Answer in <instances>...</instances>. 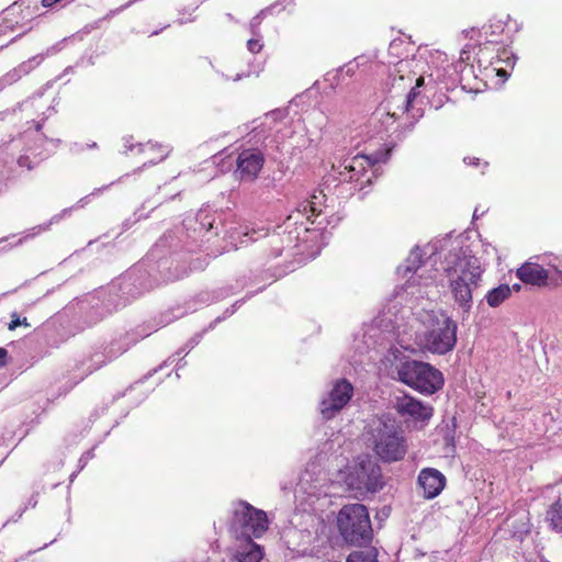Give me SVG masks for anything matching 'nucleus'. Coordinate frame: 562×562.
Here are the masks:
<instances>
[{
    "label": "nucleus",
    "mask_w": 562,
    "mask_h": 562,
    "mask_svg": "<svg viewBox=\"0 0 562 562\" xmlns=\"http://www.w3.org/2000/svg\"><path fill=\"white\" fill-rule=\"evenodd\" d=\"M173 240V235H162L143 259L108 284V292L121 308L161 284L178 281L200 268L193 262H180L168 252L167 246H172Z\"/></svg>",
    "instance_id": "1"
},
{
    "label": "nucleus",
    "mask_w": 562,
    "mask_h": 562,
    "mask_svg": "<svg viewBox=\"0 0 562 562\" xmlns=\"http://www.w3.org/2000/svg\"><path fill=\"white\" fill-rule=\"evenodd\" d=\"M443 272L449 279V288L454 301L465 312L472 307V286L476 288L482 272L480 261L469 244V238L458 236L445 256Z\"/></svg>",
    "instance_id": "2"
},
{
    "label": "nucleus",
    "mask_w": 562,
    "mask_h": 562,
    "mask_svg": "<svg viewBox=\"0 0 562 562\" xmlns=\"http://www.w3.org/2000/svg\"><path fill=\"white\" fill-rule=\"evenodd\" d=\"M367 439L384 463L401 461L407 453V440L401 424L391 414L374 417L366 427Z\"/></svg>",
    "instance_id": "3"
},
{
    "label": "nucleus",
    "mask_w": 562,
    "mask_h": 562,
    "mask_svg": "<svg viewBox=\"0 0 562 562\" xmlns=\"http://www.w3.org/2000/svg\"><path fill=\"white\" fill-rule=\"evenodd\" d=\"M216 213L210 209H201L193 216H187L182 225L173 231H168L164 235H173L172 246H167L168 252H171L180 262H184L181 252L191 254L200 250L206 234L215 229L218 235V227L215 225Z\"/></svg>",
    "instance_id": "4"
},
{
    "label": "nucleus",
    "mask_w": 562,
    "mask_h": 562,
    "mask_svg": "<svg viewBox=\"0 0 562 562\" xmlns=\"http://www.w3.org/2000/svg\"><path fill=\"white\" fill-rule=\"evenodd\" d=\"M336 526L341 546L372 547L373 528L366 505L360 503L344 505L337 514Z\"/></svg>",
    "instance_id": "5"
},
{
    "label": "nucleus",
    "mask_w": 562,
    "mask_h": 562,
    "mask_svg": "<svg viewBox=\"0 0 562 562\" xmlns=\"http://www.w3.org/2000/svg\"><path fill=\"white\" fill-rule=\"evenodd\" d=\"M397 380L424 395H432L443 387L445 378L430 363L414 359L401 361L396 368Z\"/></svg>",
    "instance_id": "6"
},
{
    "label": "nucleus",
    "mask_w": 562,
    "mask_h": 562,
    "mask_svg": "<svg viewBox=\"0 0 562 562\" xmlns=\"http://www.w3.org/2000/svg\"><path fill=\"white\" fill-rule=\"evenodd\" d=\"M268 529L267 514L247 502H239L228 524L231 535L237 540L250 541L260 538Z\"/></svg>",
    "instance_id": "7"
},
{
    "label": "nucleus",
    "mask_w": 562,
    "mask_h": 562,
    "mask_svg": "<svg viewBox=\"0 0 562 562\" xmlns=\"http://www.w3.org/2000/svg\"><path fill=\"white\" fill-rule=\"evenodd\" d=\"M345 482L351 490L366 493H376L384 486L381 467L370 456L358 458Z\"/></svg>",
    "instance_id": "8"
},
{
    "label": "nucleus",
    "mask_w": 562,
    "mask_h": 562,
    "mask_svg": "<svg viewBox=\"0 0 562 562\" xmlns=\"http://www.w3.org/2000/svg\"><path fill=\"white\" fill-rule=\"evenodd\" d=\"M77 307L83 328L94 326L121 308L106 288L94 295H89L78 301Z\"/></svg>",
    "instance_id": "9"
},
{
    "label": "nucleus",
    "mask_w": 562,
    "mask_h": 562,
    "mask_svg": "<svg viewBox=\"0 0 562 562\" xmlns=\"http://www.w3.org/2000/svg\"><path fill=\"white\" fill-rule=\"evenodd\" d=\"M392 148H380L374 150L370 155H360L357 154L351 159H345L344 162L339 166L342 167L344 170H339L336 172L334 169V173H331L327 182L333 179V181L341 182H353L360 179V176L364 171L363 161H368L369 165L373 166L379 162H385L389 160L391 156Z\"/></svg>",
    "instance_id": "10"
},
{
    "label": "nucleus",
    "mask_w": 562,
    "mask_h": 562,
    "mask_svg": "<svg viewBox=\"0 0 562 562\" xmlns=\"http://www.w3.org/2000/svg\"><path fill=\"white\" fill-rule=\"evenodd\" d=\"M317 196L313 195L312 201H304L300 204V207L296 212L292 213L288 221L292 222L296 225V239L305 240V237H302V233H308L312 231L321 232L324 231L329 221L327 220V215L316 206Z\"/></svg>",
    "instance_id": "11"
},
{
    "label": "nucleus",
    "mask_w": 562,
    "mask_h": 562,
    "mask_svg": "<svg viewBox=\"0 0 562 562\" xmlns=\"http://www.w3.org/2000/svg\"><path fill=\"white\" fill-rule=\"evenodd\" d=\"M457 323L451 317L445 316L441 322H437L436 327L425 333V347L437 355L450 352L457 344Z\"/></svg>",
    "instance_id": "12"
},
{
    "label": "nucleus",
    "mask_w": 562,
    "mask_h": 562,
    "mask_svg": "<svg viewBox=\"0 0 562 562\" xmlns=\"http://www.w3.org/2000/svg\"><path fill=\"white\" fill-rule=\"evenodd\" d=\"M353 396V385L346 378L337 380L327 397L319 403V412L325 420L333 419L350 402Z\"/></svg>",
    "instance_id": "13"
},
{
    "label": "nucleus",
    "mask_w": 562,
    "mask_h": 562,
    "mask_svg": "<svg viewBox=\"0 0 562 562\" xmlns=\"http://www.w3.org/2000/svg\"><path fill=\"white\" fill-rule=\"evenodd\" d=\"M236 176L240 181H254L257 179L265 164V156L258 148H247L241 150L236 160Z\"/></svg>",
    "instance_id": "14"
},
{
    "label": "nucleus",
    "mask_w": 562,
    "mask_h": 562,
    "mask_svg": "<svg viewBox=\"0 0 562 562\" xmlns=\"http://www.w3.org/2000/svg\"><path fill=\"white\" fill-rule=\"evenodd\" d=\"M394 408L402 417H408L413 422L422 423L423 425L428 424L434 415V407L431 405L408 395L397 398Z\"/></svg>",
    "instance_id": "15"
},
{
    "label": "nucleus",
    "mask_w": 562,
    "mask_h": 562,
    "mask_svg": "<svg viewBox=\"0 0 562 562\" xmlns=\"http://www.w3.org/2000/svg\"><path fill=\"white\" fill-rule=\"evenodd\" d=\"M446 476L435 468H424L417 476V485L423 490L425 499H434L446 487Z\"/></svg>",
    "instance_id": "16"
},
{
    "label": "nucleus",
    "mask_w": 562,
    "mask_h": 562,
    "mask_svg": "<svg viewBox=\"0 0 562 562\" xmlns=\"http://www.w3.org/2000/svg\"><path fill=\"white\" fill-rule=\"evenodd\" d=\"M151 330H146L145 328L136 329L128 331L119 338L112 339L108 345L104 346L108 351V359L115 360L124 352H126L132 346L137 344L140 339L150 335Z\"/></svg>",
    "instance_id": "17"
},
{
    "label": "nucleus",
    "mask_w": 562,
    "mask_h": 562,
    "mask_svg": "<svg viewBox=\"0 0 562 562\" xmlns=\"http://www.w3.org/2000/svg\"><path fill=\"white\" fill-rule=\"evenodd\" d=\"M517 278L525 284L533 286H550V272L537 262L527 261L516 271Z\"/></svg>",
    "instance_id": "18"
},
{
    "label": "nucleus",
    "mask_w": 562,
    "mask_h": 562,
    "mask_svg": "<svg viewBox=\"0 0 562 562\" xmlns=\"http://www.w3.org/2000/svg\"><path fill=\"white\" fill-rule=\"evenodd\" d=\"M111 361L113 360L108 359V351L105 350L104 345L93 347L91 353L80 361L78 366V370L82 372L81 379L101 369Z\"/></svg>",
    "instance_id": "19"
},
{
    "label": "nucleus",
    "mask_w": 562,
    "mask_h": 562,
    "mask_svg": "<svg viewBox=\"0 0 562 562\" xmlns=\"http://www.w3.org/2000/svg\"><path fill=\"white\" fill-rule=\"evenodd\" d=\"M506 24L502 20H490L488 24L482 26L481 30H476L474 27L470 30H464L463 34L465 37L474 38V35L477 34L479 37L484 36L485 41L487 40H498L505 31Z\"/></svg>",
    "instance_id": "20"
},
{
    "label": "nucleus",
    "mask_w": 562,
    "mask_h": 562,
    "mask_svg": "<svg viewBox=\"0 0 562 562\" xmlns=\"http://www.w3.org/2000/svg\"><path fill=\"white\" fill-rule=\"evenodd\" d=\"M41 60L37 57L30 58L23 63H21L18 67L11 69L7 74L2 76L4 83L11 86L19 81L23 76L30 74Z\"/></svg>",
    "instance_id": "21"
},
{
    "label": "nucleus",
    "mask_w": 562,
    "mask_h": 562,
    "mask_svg": "<svg viewBox=\"0 0 562 562\" xmlns=\"http://www.w3.org/2000/svg\"><path fill=\"white\" fill-rule=\"evenodd\" d=\"M245 548L238 550L235 554V559L237 562H261L263 558V549L261 546L254 542L252 539L250 541H245Z\"/></svg>",
    "instance_id": "22"
},
{
    "label": "nucleus",
    "mask_w": 562,
    "mask_h": 562,
    "mask_svg": "<svg viewBox=\"0 0 562 562\" xmlns=\"http://www.w3.org/2000/svg\"><path fill=\"white\" fill-rule=\"evenodd\" d=\"M502 43V40H487L484 43H479V50L476 53L477 63L482 66L484 63L487 66L495 64L496 47Z\"/></svg>",
    "instance_id": "23"
},
{
    "label": "nucleus",
    "mask_w": 562,
    "mask_h": 562,
    "mask_svg": "<svg viewBox=\"0 0 562 562\" xmlns=\"http://www.w3.org/2000/svg\"><path fill=\"white\" fill-rule=\"evenodd\" d=\"M423 263V252L418 246H415L408 257L405 260V263L397 267V273L403 278L407 277L409 273H415L418 268Z\"/></svg>",
    "instance_id": "24"
},
{
    "label": "nucleus",
    "mask_w": 562,
    "mask_h": 562,
    "mask_svg": "<svg viewBox=\"0 0 562 562\" xmlns=\"http://www.w3.org/2000/svg\"><path fill=\"white\" fill-rule=\"evenodd\" d=\"M546 520L555 532H562V497L552 503L547 510Z\"/></svg>",
    "instance_id": "25"
},
{
    "label": "nucleus",
    "mask_w": 562,
    "mask_h": 562,
    "mask_svg": "<svg viewBox=\"0 0 562 562\" xmlns=\"http://www.w3.org/2000/svg\"><path fill=\"white\" fill-rule=\"evenodd\" d=\"M510 286L506 283H503L490 290L485 295V300L491 307H498L510 296Z\"/></svg>",
    "instance_id": "26"
},
{
    "label": "nucleus",
    "mask_w": 562,
    "mask_h": 562,
    "mask_svg": "<svg viewBox=\"0 0 562 562\" xmlns=\"http://www.w3.org/2000/svg\"><path fill=\"white\" fill-rule=\"evenodd\" d=\"M362 58L363 56L356 57L352 61H349L344 66L339 67L334 74L327 72L325 76V80L330 82L331 87L337 86L339 83V78L341 74L345 72L347 76L351 77L358 69L360 65L359 60Z\"/></svg>",
    "instance_id": "27"
},
{
    "label": "nucleus",
    "mask_w": 562,
    "mask_h": 562,
    "mask_svg": "<svg viewBox=\"0 0 562 562\" xmlns=\"http://www.w3.org/2000/svg\"><path fill=\"white\" fill-rule=\"evenodd\" d=\"M233 293H234V289L232 285H229V286L218 288L212 292H201L198 297H199L200 302L210 304V303H213L216 301H221V300L229 296Z\"/></svg>",
    "instance_id": "28"
},
{
    "label": "nucleus",
    "mask_w": 562,
    "mask_h": 562,
    "mask_svg": "<svg viewBox=\"0 0 562 562\" xmlns=\"http://www.w3.org/2000/svg\"><path fill=\"white\" fill-rule=\"evenodd\" d=\"M366 550H359L351 552L346 562H379L378 561V549L375 547L364 548Z\"/></svg>",
    "instance_id": "29"
},
{
    "label": "nucleus",
    "mask_w": 562,
    "mask_h": 562,
    "mask_svg": "<svg viewBox=\"0 0 562 562\" xmlns=\"http://www.w3.org/2000/svg\"><path fill=\"white\" fill-rule=\"evenodd\" d=\"M278 8V3H273L262 10H260L251 20L249 23V30L254 36H260V24L262 20L273 12L274 9Z\"/></svg>",
    "instance_id": "30"
},
{
    "label": "nucleus",
    "mask_w": 562,
    "mask_h": 562,
    "mask_svg": "<svg viewBox=\"0 0 562 562\" xmlns=\"http://www.w3.org/2000/svg\"><path fill=\"white\" fill-rule=\"evenodd\" d=\"M530 533V524L528 521L519 520L512 525L510 537L516 541H524Z\"/></svg>",
    "instance_id": "31"
},
{
    "label": "nucleus",
    "mask_w": 562,
    "mask_h": 562,
    "mask_svg": "<svg viewBox=\"0 0 562 562\" xmlns=\"http://www.w3.org/2000/svg\"><path fill=\"white\" fill-rule=\"evenodd\" d=\"M515 60L516 56L502 42L496 47L495 64L504 63L506 66L514 67Z\"/></svg>",
    "instance_id": "32"
},
{
    "label": "nucleus",
    "mask_w": 562,
    "mask_h": 562,
    "mask_svg": "<svg viewBox=\"0 0 562 562\" xmlns=\"http://www.w3.org/2000/svg\"><path fill=\"white\" fill-rule=\"evenodd\" d=\"M424 85H425V79L423 76H419L416 79L415 86L409 90V92L406 95L405 105H404L405 111L408 112L409 109L413 106V102L420 94L419 88L423 87Z\"/></svg>",
    "instance_id": "33"
},
{
    "label": "nucleus",
    "mask_w": 562,
    "mask_h": 562,
    "mask_svg": "<svg viewBox=\"0 0 562 562\" xmlns=\"http://www.w3.org/2000/svg\"><path fill=\"white\" fill-rule=\"evenodd\" d=\"M251 296H252V294H249V295H247V296H246V297H244V299L237 300L233 305H231L229 307H227V308L224 311V313H223V315H222V316L216 317V318H215V319H214V321L209 325V328H210V329L214 328V327H215V325H216L217 323H220V322H222V321L226 319L227 317L232 316V315L237 311V308H238V307H240V306L246 302V300H247V299H249V297H251Z\"/></svg>",
    "instance_id": "34"
},
{
    "label": "nucleus",
    "mask_w": 562,
    "mask_h": 562,
    "mask_svg": "<svg viewBox=\"0 0 562 562\" xmlns=\"http://www.w3.org/2000/svg\"><path fill=\"white\" fill-rule=\"evenodd\" d=\"M251 296H252V294H249V295H247V296H246V297H244V299L237 300L233 305H231L229 307H227V308L224 311V313H223V315H222V316L216 317V318H215V319H214V321L209 325V328H210V329L214 328V327H215V325H216L217 323H220V322H222V321L226 319L227 317L232 316V315L237 311V308H238V307H240V306L246 302V300H247V299H249V297H251Z\"/></svg>",
    "instance_id": "35"
},
{
    "label": "nucleus",
    "mask_w": 562,
    "mask_h": 562,
    "mask_svg": "<svg viewBox=\"0 0 562 562\" xmlns=\"http://www.w3.org/2000/svg\"><path fill=\"white\" fill-rule=\"evenodd\" d=\"M269 246L271 247L270 257L277 258L282 255L284 248L283 238L280 235H272L268 240Z\"/></svg>",
    "instance_id": "36"
},
{
    "label": "nucleus",
    "mask_w": 562,
    "mask_h": 562,
    "mask_svg": "<svg viewBox=\"0 0 562 562\" xmlns=\"http://www.w3.org/2000/svg\"><path fill=\"white\" fill-rule=\"evenodd\" d=\"M34 156H35V157H36V156H38V157H40V159H38V161H37V162H35V164H34V162L31 160V158H30V156H29V155H21V156L18 158V165H19L20 167H22V168H26L27 170H33V169L36 167V165H37L40 161H42V160L46 159V158L49 156V154H48V153H47V154H44L43 151H40V153H37V154H34Z\"/></svg>",
    "instance_id": "37"
},
{
    "label": "nucleus",
    "mask_w": 562,
    "mask_h": 562,
    "mask_svg": "<svg viewBox=\"0 0 562 562\" xmlns=\"http://www.w3.org/2000/svg\"><path fill=\"white\" fill-rule=\"evenodd\" d=\"M456 418H452L451 426L447 425L443 431V441L446 447H450L452 450L456 448Z\"/></svg>",
    "instance_id": "38"
},
{
    "label": "nucleus",
    "mask_w": 562,
    "mask_h": 562,
    "mask_svg": "<svg viewBox=\"0 0 562 562\" xmlns=\"http://www.w3.org/2000/svg\"><path fill=\"white\" fill-rule=\"evenodd\" d=\"M19 326L30 327L31 325L27 322L26 317L21 318L16 312L11 314V322L8 324L9 330H14Z\"/></svg>",
    "instance_id": "39"
},
{
    "label": "nucleus",
    "mask_w": 562,
    "mask_h": 562,
    "mask_svg": "<svg viewBox=\"0 0 562 562\" xmlns=\"http://www.w3.org/2000/svg\"><path fill=\"white\" fill-rule=\"evenodd\" d=\"M122 178H123V177L119 178V179L116 180V182H117V181H120ZM114 183H115V181H112L111 183H109V184H106V186H103V187H101V188H97V189H94L90 194H88V195H86V196L81 198V199L77 202V205H78V206H81V207H82V206H85V205L89 202V200H90V198H91V196L97 195V194H99V193H101V192L105 191L106 189H109V188H110L111 186H113Z\"/></svg>",
    "instance_id": "40"
},
{
    "label": "nucleus",
    "mask_w": 562,
    "mask_h": 562,
    "mask_svg": "<svg viewBox=\"0 0 562 562\" xmlns=\"http://www.w3.org/2000/svg\"><path fill=\"white\" fill-rule=\"evenodd\" d=\"M471 48H473L472 45L468 44L464 46V48L461 50L460 53V61L457 63V65L454 66L456 70L457 71H463V69L465 68V66H463V63L465 60H469L470 59V56H471Z\"/></svg>",
    "instance_id": "41"
},
{
    "label": "nucleus",
    "mask_w": 562,
    "mask_h": 562,
    "mask_svg": "<svg viewBox=\"0 0 562 562\" xmlns=\"http://www.w3.org/2000/svg\"><path fill=\"white\" fill-rule=\"evenodd\" d=\"M74 207L75 206L64 209L59 214L54 215L52 217V220L49 221V223L45 224L44 226L34 227L33 231H35V229H38V231L47 229L53 222H58L59 220L63 218V216H65L67 214H70V212L74 210Z\"/></svg>",
    "instance_id": "42"
},
{
    "label": "nucleus",
    "mask_w": 562,
    "mask_h": 562,
    "mask_svg": "<svg viewBox=\"0 0 562 562\" xmlns=\"http://www.w3.org/2000/svg\"><path fill=\"white\" fill-rule=\"evenodd\" d=\"M286 115V109H274L266 114L267 117L272 119L274 122L283 120Z\"/></svg>",
    "instance_id": "43"
},
{
    "label": "nucleus",
    "mask_w": 562,
    "mask_h": 562,
    "mask_svg": "<svg viewBox=\"0 0 562 562\" xmlns=\"http://www.w3.org/2000/svg\"><path fill=\"white\" fill-rule=\"evenodd\" d=\"M262 46L263 45H262V43L260 42L259 38H250L247 42V48L252 54L259 53L262 49Z\"/></svg>",
    "instance_id": "44"
},
{
    "label": "nucleus",
    "mask_w": 562,
    "mask_h": 562,
    "mask_svg": "<svg viewBox=\"0 0 562 562\" xmlns=\"http://www.w3.org/2000/svg\"><path fill=\"white\" fill-rule=\"evenodd\" d=\"M560 284H562V268L561 269H558L555 268V271L553 274H551V279H550V286H559Z\"/></svg>",
    "instance_id": "45"
},
{
    "label": "nucleus",
    "mask_w": 562,
    "mask_h": 562,
    "mask_svg": "<svg viewBox=\"0 0 562 562\" xmlns=\"http://www.w3.org/2000/svg\"><path fill=\"white\" fill-rule=\"evenodd\" d=\"M27 509V506H23L21 507L12 517H10L3 525L2 527L7 526L9 522H16L22 516L23 514L25 513V510Z\"/></svg>",
    "instance_id": "46"
},
{
    "label": "nucleus",
    "mask_w": 562,
    "mask_h": 562,
    "mask_svg": "<svg viewBox=\"0 0 562 562\" xmlns=\"http://www.w3.org/2000/svg\"><path fill=\"white\" fill-rule=\"evenodd\" d=\"M201 334H198L195 335L194 337H192L186 345L184 348L180 349L177 353L180 355L181 352L184 351L186 348H189V349H192L194 348L199 342H200V339H201Z\"/></svg>",
    "instance_id": "47"
},
{
    "label": "nucleus",
    "mask_w": 562,
    "mask_h": 562,
    "mask_svg": "<svg viewBox=\"0 0 562 562\" xmlns=\"http://www.w3.org/2000/svg\"><path fill=\"white\" fill-rule=\"evenodd\" d=\"M41 143H44V142H50L55 145V147L59 146V144L61 143V140L59 138H48L46 135L44 134H41L40 135V139H38Z\"/></svg>",
    "instance_id": "48"
},
{
    "label": "nucleus",
    "mask_w": 562,
    "mask_h": 562,
    "mask_svg": "<svg viewBox=\"0 0 562 562\" xmlns=\"http://www.w3.org/2000/svg\"><path fill=\"white\" fill-rule=\"evenodd\" d=\"M8 350L3 347H0V367L7 364Z\"/></svg>",
    "instance_id": "49"
},
{
    "label": "nucleus",
    "mask_w": 562,
    "mask_h": 562,
    "mask_svg": "<svg viewBox=\"0 0 562 562\" xmlns=\"http://www.w3.org/2000/svg\"><path fill=\"white\" fill-rule=\"evenodd\" d=\"M46 120H47V115H45L44 117H42V119H41L40 121H37V122H34V121H33V123H34V127H35V131H36L37 133H40V135L42 134L41 132H42V128H43L44 123H45V121H46Z\"/></svg>",
    "instance_id": "50"
},
{
    "label": "nucleus",
    "mask_w": 562,
    "mask_h": 562,
    "mask_svg": "<svg viewBox=\"0 0 562 562\" xmlns=\"http://www.w3.org/2000/svg\"><path fill=\"white\" fill-rule=\"evenodd\" d=\"M37 505V493L31 495L25 506L34 508Z\"/></svg>",
    "instance_id": "51"
},
{
    "label": "nucleus",
    "mask_w": 562,
    "mask_h": 562,
    "mask_svg": "<svg viewBox=\"0 0 562 562\" xmlns=\"http://www.w3.org/2000/svg\"><path fill=\"white\" fill-rule=\"evenodd\" d=\"M61 0H42V5L44 8H52L54 4L60 2Z\"/></svg>",
    "instance_id": "52"
},
{
    "label": "nucleus",
    "mask_w": 562,
    "mask_h": 562,
    "mask_svg": "<svg viewBox=\"0 0 562 562\" xmlns=\"http://www.w3.org/2000/svg\"><path fill=\"white\" fill-rule=\"evenodd\" d=\"M464 162L472 165V166H479L480 159L475 158V157H473V158L468 157V158H464Z\"/></svg>",
    "instance_id": "53"
},
{
    "label": "nucleus",
    "mask_w": 562,
    "mask_h": 562,
    "mask_svg": "<svg viewBox=\"0 0 562 562\" xmlns=\"http://www.w3.org/2000/svg\"><path fill=\"white\" fill-rule=\"evenodd\" d=\"M495 70H496L497 76L503 77L504 79H507L509 77V74L506 69L499 68V69H495Z\"/></svg>",
    "instance_id": "54"
},
{
    "label": "nucleus",
    "mask_w": 562,
    "mask_h": 562,
    "mask_svg": "<svg viewBox=\"0 0 562 562\" xmlns=\"http://www.w3.org/2000/svg\"><path fill=\"white\" fill-rule=\"evenodd\" d=\"M125 147L127 150H133L135 148L134 144H131L130 140L132 139V136L125 137Z\"/></svg>",
    "instance_id": "55"
},
{
    "label": "nucleus",
    "mask_w": 562,
    "mask_h": 562,
    "mask_svg": "<svg viewBox=\"0 0 562 562\" xmlns=\"http://www.w3.org/2000/svg\"><path fill=\"white\" fill-rule=\"evenodd\" d=\"M293 1H294V0H279V1H277L276 3H278V7H280V5H281L280 10H283L286 3H291V2H293Z\"/></svg>",
    "instance_id": "56"
},
{
    "label": "nucleus",
    "mask_w": 562,
    "mask_h": 562,
    "mask_svg": "<svg viewBox=\"0 0 562 562\" xmlns=\"http://www.w3.org/2000/svg\"><path fill=\"white\" fill-rule=\"evenodd\" d=\"M248 76H249V72H247V74H244V72H241V74H237V75L233 78V80H234V81H239V80H241L243 78L248 77Z\"/></svg>",
    "instance_id": "57"
},
{
    "label": "nucleus",
    "mask_w": 562,
    "mask_h": 562,
    "mask_svg": "<svg viewBox=\"0 0 562 562\" xmlns=\"http://www.w3.org/2000/svg\"><path fill=\"white\" fill-rule=\"evenodd\" d=\"M22 5V2L19 3V2H14L12 5H10L9 8H7L5 12H10V11H13L16 7H21Z\"/></svg>",
    "instance_id": "58"
},
{
    "label": "nucleus",
    "mask_w": 562,
    "mask_h": 562,
    "mask_svg": "<svg viewBox=\"0 0 562 562\" xmlns=\"http://www.w3.org/2000/svg\"><path fill=\"white\" fill-rule=\"evenodd\" d=\"M53 112H56L55 108L54 106H48L46 112L43 113V117L45 115H47V117H48Z\"/></svg>",
    "instance_id": "59"
},
{
    "label": "nucleus",
    "mask_w": 562,
    "mask_h": 562,
    "mask_svg": "<svg viewBox=\"0 0 562 562\" xmlns=\"http://www.w3.org/2000/svg\"><path fill=\"white\" fill-rule=\"evenodd\" d=\"M483 214H484V212H482V213L480 214L479 209H477V207H475V210H474V212H473V220H477V218H479L480 216H482Z\"/></svg>",
    "instance_id": "60"
},
{
    "label": "nucleus",
    "mask_w": 562,
    "mask_h": 562,
    "mask_svg": "<svg viewBox=\"0 0 562 562\" xmlns=\"http://www.w3.org/2000/svg\"><path fill=\"white\" fill-rule=\"evenodd\" d=\"M510 289H512V291L519 292L521 289V285L519 283H515V284H513V286H510Z\"/></svg>",
    "instance_id": "61"
},
{
    "label": "nucleus",
    "mask_w": 562,
    "mask_h": 562,
    "mask_svg": "<svg viewBox=\"0 0 562 562\" xmlns=\"http://www.w3.org/2000/svg\"><path fill=\"white\" fill-rule=\"evenodd\" d=\"M5 87H8L7 83H4V80L2 77H0V91H2Z\"/></svg>",
    "instance_id": "62"
},
{
    "label": "nucleus",
    "mask_w": 562,
    "mask_h": 562,
    "mask_svg": "<svg viewBox=\"0 0 562 562\" xmlns=\"http://www.w3.org/2000/svg\"><path fill=\"white\" fill-rule=\"evenodd\" d=\"M5 87H8L7 83H4V80L2 77H0V91H2Z\"/></svg>",
    "instance_id": "63"
},
{
    "label": "nucleus",
    "mask_w": 562,
    "mask_h": 562,
    "mask_svg": "<svg viewBox=\"0 0 562 562\" xmlns=\"http://www.w3.org/2000/svg\"><path fill=\"white\" fill-rule=\"evenodd\" d=\"M415 122H416V121H414V122H409V123L406 125V130H407L408 132H411V131L414 128Z\"/></svg>",
    "instance_id": "64"
}]
</instances>
